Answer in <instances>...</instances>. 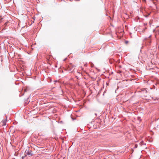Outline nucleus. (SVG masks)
Segmentation results:
<instances>
[{"label": "nucleus", "mask_w": 159, "mask_h": 159, "mask_svg": "<svg viewBox=\"0 0 159 159\" xmlns=\"http://www.w3.org/2000/svg\"><path fill=\"white\" fill-rule=\"evenodd\" d=\"M139 144L141 145V146H142L143 145H145V143H143V141H141L140 143H139Z\"/></svg>", "instance_id": "3"}, {"label": "nucleus", "mask_w": 159, "mask_h": 159, "mask_svg": "<svg viewBox=\"0 0 159 159\" xmlns=\"http://www.w3.org/2000/svg\"><path fill=\"white\" fill-rule=\"evenodd\" d=\"M25 153L27 155H30L31 156H32L33 154H32V151L26 149L25 151Z\"/></svg>", "instance_id": "1"}, {"label": "nucleus", "mask_w": 159, "mask_h": 159, "mask_svg": "<svg viewBox=\"0 0 159 159\" xmlns=\"http://www.w3.org/2000/svg\"><path fill=\"white\" fill-rule=\"evenodd\" d=\"M128 41H126L125 42V43H128Z\"/></svg>", "instance_id": "5"}, {"label": "nucleus", "mask_w": 159, "mask_h": 159, "mask_svg": "<svg viewBox=\"0 0 159 159\" xmlns=\"http://www.w3.org/2000/svg\"><path fill=\"white\" fill-rule=\"evenodd\" d=\"M95 115H96V116L97 115V114H96V113H95Z\"/></svg>", "instance_id": "7"}, {"label": "nucleus", "mask_w": 159, "mask_h": 159, "mask_svg": "<svg viewBox=\"0 0 159 159\" xmlns=\"http://www.w3.org/2000/svg\"><path fill=\"white\" fill-rule=\"evenodd\" d=\"M151 98L152 99V100H153L154 101V102H152L153 103H157V102L158 101V99L156 98L152 97Z\"/></svg>", "instance_id": "2"}, {"label": "nucleus", "mask_w": 159, "mask_h": 159, "mask_svg": "<svg viewBox=\"0 0 159 159\" xmlns=\"http://www.w3.org/2000/svg\"><path fill=\"white\" fill-rule=\"evenodd\" d=\"M137 144L135 145V147H134V148H137Z\"/></svg>", "instance_id": "4"}, {"label": "nucleus", "mask_w": 159, "mask_h": 159, "mask_svg": "<svg viewBox=\"0 0 159 159\" xmlns=\"http://www.w3.org/2000/svg\"><path fill=\"white\" fill-rule=\"evenodd\" d=\"M151 35H150V36H149V37H148V38H150L151 37Z\"/></svg>", "instance_id": "6"}]
</instances>
